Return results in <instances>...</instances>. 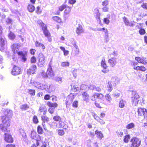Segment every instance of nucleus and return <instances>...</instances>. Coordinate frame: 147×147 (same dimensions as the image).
<instances>
[{
    "mask_svg": "<svg viewBox=\"0 0 147 147\" xmlns=\"http://www.w3.org/2000/svg\"><path fill=\"white\" fill-rule=\"evenodd\" d=\"M58 134L60 136H63L65 133V131L63 129H59L58 130Z\"/></svg>",
    "mask_w": 147,
    "mask_h": 147,
    "instance_id": "obj_43",
    "label": "nucleus"
},
{
    "mask_svg": "<svg viewBox=\"0 0 147 147\" xmlns=\"http://www.w3.org/2000/svg\"><path fill=\"white\" fill-rule=\"evenodd\" d=\"M52 124L53 125L56 126L57 127H61L65 129H66L68 127L67 125L61 121H59L58 123L56 122H53Z\"/></svg>",
    "mask_w": 147,
    "mask_h": 147,
    "instance_id": "obj_7",
    "label": "nucleus"
},
{
    "mask_svg": "<svg viewBox=\"0 0 147 147\" xmlns=\"http://www.w3.org/2000/svg\"><path fill=\"white\" fill-rule=\"evenodd\" d=\"M52 19L53 20L58 23H61V19L58 16H55L53 17H52Z\"/></svg>",
    "mask_w": 147,
    "mask_h": 147,
    "instance_id": "obj_40",
    "label": "nucleus"
},
{
    "mask_svg": "<svg viewBox=\"0 0 147 147\" xmlns=\"http://www.w3.org/2000/svg\"><path fill=\"white\" fill-rule=\"evenodd\" d=\"M139 33L141 35L144 34L146 32L145 30L144 29H141L139 31Z\"/></svg>",
    "mask_w": 147,
    "mask_h": 147,
    "instance_id": "obj_62",
    "label": "nucleus"
},
{
    "mask_svg": "<svg viewBox=\"0 0 147 147\" xmlns=\"http://www.w3.org/2000/svg\"><path fill=\"white\" fill-rule=\"evenodd\" d=\"M53 119L56 122H57L58 123V122L61 121V119L60 117L58 116H56L54 117L53 118Z\"/></svg>",
    "mask_w": 147,
    "mask_h": 147,
    "instance_id": "obj_46",
    "label": "nucleus"
},
{
    "mask_svg": "<svg viewBox=\"0 0 147 147\" xmlns=\"http://www.w3.org/2000/svg\"><path fill=\"white\" fill-rule=\"evenodd\" d=\"M45 57L42 53L39 54L38 59V65L40 67L43 66L45 63Z\"/></svg>",
    "mask_w": 147,
    "mask_h": 147,
    "instance_id": "obj_9",
    "label": "nucleus"
},
{
    "mask_svg": "<svg viewBox=\"0 0 147 147\" xmlns=\"http://www.w3.org/2000/svg\"><path fill=\"white\" fill-rule=\"evenodd\" d=\"M138 115L144 116L145 118H147V110L144 108H139L138 109Z\"/></svg>",
    "mask_w": 147,
    "mask_h": 147,
    "instance_id": "obj_12",
    "label": "nucleus"
},
{
    "mask_svg": "<svg viewBox=\"0 0 147 147\" xmlns=\"http://www.w3.org/2000/svg\"><path fill=\"white\" fill-rule=\"evenodd\" d=\"M48 77L49 78H52L54 75L51 66L50 64L49 65L47 72Z\"/></svg>",
    "mask_w": 147,
    "mask_h": 147,
    "instance_id": "obj_14",
    "label": "nucleus"
},
{
    "mask_svg": "<svg viewBox=\"0 0 147 147\" xmlns=\"http://www.w3.org/2000/svg\"><path fill=\"white\" fill-rule=\"evenodd\" d=\"M72 54L74 56H77L80 53V49L78 46L72 48Z\"/></svg>",
    "mask_w": 147,
    "mask_h": 147,
    "instance_id": "obj_18",
    "label": "nucleus"
},
{
    "mask_svg": "<svg viewBox=\"0 0 147 147\" xmlns=\"http://www.w3.org/2000/svg\"><path fill=\"white\" fill-rule=\"evenodd\" d=\"M107 89L108 92H110L113 89V86L111 82H108L107 84Z\"/></svg>",
    "mask_w": 147,
    "mask_h": 147,
    "instance_id": "obj_30",
    "label": "nucleus"
},
{
    "mask_svg": "<svg viewBox=\"0 0 147 147\" xmlns=\"http://www.w3.org/2000/svg\"><path fill=\"white\" fill-rule=\"evenodd\" d=\"M30 84L36 88L42 90H44L45 87L47 86H45V84H42L38 82L32 80H30Z\"/></svg>",
    "mask_w": 147,
    "mask_h": 147,
    "instance_id": "obj_5",
    "label": "nucleus"
},
{
    "mask_svg": "<svg viewBox=\"0 0 147 147\" xmlns=\"http://www.w3.org/2000/svg\"><path fill=\"white\" fill-rule=\"evenodd\" d=\"M135 60L138 63H141L144 65L147 63V60L146 58L144 57H136Z\"/></svg>",
    "mask_w": 147,
    "mask_h": 147,
    "instance_id": "obj_17",
    "label": "nucleus"
},
{
    "mask_svg": "<svg viewBox=\"0 0 147 147\" xmlns=\"http://www.w3.org/2000/svg\"><path fill=\"white\" fill-rule=\"evenodd\" d=\"M76 31L78 35H79L84 32V30L81 25L80 24L78 25Z\"/></svg>",
    "mask_w": 147,
    "mask_h": 147,
    "instance_id": "obj_25",
    "label": "nucleus"
},
{
    "mask_svg": "<svg viewBox=\"0 0 147 147\" xmlns=\"http://www.w3.org/2000/svg\"><path fill=\"white\" fill-rule=\"evenodd\" d=\"M47 105L49 106V107H56L58 106L57 104L56 103H53L51 102H48L47 103Z\"/></svg>",
    "mask_w": 147,
    "mask_h": 147,
    "instance_id": "obj_38",
    "label": "nucleus"
},
{
    "mask_svg": "<svg viewBox=\"0 0 147 147\" xmlns=\"http://www.w3.org/2000/svg\"><path fill=\"white\" fill-rule=\"evenodd\" d=\"M117 134L120 137L122 136L123 135V132L121 131H117L116 132Z\"/></svg>",
    "mask_w": 147,
    "mask_h": 147,
    "instance_id": "obj_61",
    "label": "nucleus"
},
{
    "mask_svg": "<svg viewBox=\"0 0 147 147\" xmlns=\"http://www.w3.org/2000/svg\"><path fill=\"white\" fill-rule=\"evenodd\" d=\"M109 4V1L108 0H105L102 3V5L103 6H107Z\"/></svg>",
    "mask_w": 147,
    "mask_h": 147,
    "instance_id": "obj_60",
    "label": "nucleus"
},
{
    "mask_svg": "<svg viewBox=\"0 0 147 147\" xmlns=\"http://www.w3.org/2000/svg\"><path fill=\"white\" fill-rule=\"evenodd\" d=\"M12 111L7 110L4 112L5 116L2 117V120L3 124H0V129L4 132L7 129V127L10 125V118L12 115Z\"/></svg>",
    "mask_w": 147,
    "mask_h": 147,
    "instance_id": "obj_1",
    "label": "nucleus"
},
{
    "mask_svg": "<svg viewBox=\"0 0 147 147\" xmlns=\"http://www.w3.org/2000/svg\"><path fill=\"white\" fill-rule=\"evenodd\" d=\"M65 8L64 13V16L65 17L69 13L71 9V8L69 7H66Z\"/></svg>",
    "mask_w": 147,
    "mask_h": 147,
    "instance_id": "obj_33",
    "label": "nucleus"
},
{
    "mask_svg": "<svg viewBox=\"0 0 147 147\" xmlns=\"http://www.w3.org/2000/svg\"><path fill=\"white\" fill-rule=\"evenodd\" d=\"M135 126V125L134 123H131L128 125L126 126V128L127 129H130L134 128Z\"/></svg>",
    "mask_w": 147,
    "mask_h": 147,
    "instance_id": "obj_37",
    "label": "nucleus"
},
{
    "mask_svg": "<svg viewBox=\"0 0 147 147\" xmlns=\"http://www.w3.org/2000/svg\"><path fill=\"white\" fill-rule=\"evenodd\" d=\"M123 19L125 25L130 26H134V21L129 22L127 19L125 17L123 18Z\"/></svg>",
    "mask_w": 147,
    "mask_h": 147,
    "instance_id": "obj_23",
    "label": "nucleus"
},
{
    "mask_svg": "<svg viewBox=\"0 0 147 147\" xmlns=\"http://www.w3.org/2000/svg\"><path fill=\"white\" fill-rule=\"evenodd\" d=\"M30 137L32 139H34L36 141L37 145H38L39 143L38 142L41 140V137L39 135L37 134L36 131L34 130L32 131Z\"/></svg>",
    "mask_w": 147,
    "mask_h": 147,
    "instance_id": "obj_10",
    "label": "nucleus"
},
{
    "mask_svg": "<svg viewBox=\"0 0 147 147\" xmlns=\"http://www.w3.org/2000/svg\"><path fill=\"white\" fill-rule=\"evenodd\" d=\"M21 69L17 66H15L12 69L11 73L12 75L16 76L21 74Z\"/></svg>",
    "mask_w": 147,
    "mask_h": 147,
    "instance_id": "obj_13",
    "label": "nucleus"
},
{
    "mask_svg": "<svg viewBox=\"0 0 147 147\" xmlns=\"http://www.w3.org/2000/svg\"><path fill=\"white\" fill-rule=\"evenodd\" d=\"M71 89L72 91L76 92L79 91L80 90V88L79 87L78 84L77 83H75V84H72L71 85Z\"/></svg>",
    "mask_w": 147,
    "mask_h": 147,
    "instance_id": "obj_24",
    "label": "nucleus"
},
{
    "mask_svg": "<svg viewBox=\"0 0 147 147\" xmlns=\"http://www.w3.org/2000/svg\"><path fill=\"white\" fill-rule=\"evenodd\" d=\"M94 15L96 19L98 21L100 22V14L99 12L98 9L97 8L95 9L94 10Z\"/></svg>",
    "mask_w": 147,
    "mask_h": 147,
    "instance_id": "obj_26",
    "label": "nucleus"
},
{
    "mask_svg": "<svg viewBox=\"0 0 147 147\" xmlns=\"http://www.w3.org/2000/svg\"><path fill=\"white\" fill-rule=\"evenodd\" d=\"M20 132L23 138H26V134L23 129H20Z\"/></svg>",
    "mask_w": 147,
    "mask_h": 147,
    "instance_id": "obj_47",
    "label": "nucleus"
},
{
    "mask_svg": "<svg viewBox=\"0 0 147 147\" xmlns=\"http://www.w3.org/2000/svg\"><path fill=\"white\" fill-rule=\"evenodd\" d=\"M40 73H41V76L43 78H48L47 73L46 74L44 71L42 70Z\"/></svg>",
    "mask_w": 147,
    "mask_h": 147,
    "instance_id": "obj_48",
    "label": "nucleus"
},
{
    "mask_svg": "<svg viewBox=\"0 0 147 147\" xmlns=\"http://www.w3.org/2000/svg\"><path fill=\"white\" fill-rule=\"evenodd\" d=\"M31 62L32 63H35L36 61V58L34 56L32 57L30 59Z\"/></svg>",
    "mask_w": 147,
    "mask_h": 147,
    "instance_id": "obj_63",
    "label": "nucleus"
},
{
    "mask_svg": "<svg viewBox=\"0 0 147 147\" xmlns=\"http://www.w3.org/2000/svg\"><path fill=\"white\" fill-rule=\"evenodd\" d=\"M5 141L9 143H12L13 141V138L11 135L9 133H5Z\"/></svg>",
    "mask_w": 147,
    "mask_h": 147,
    "instance_id": "obj_15",
    "label": "nucleus"
},
{
    "mask_svg": "<svg viewBox=\"0 0 147 147\" xmlns=\"http://www.w3.org/2000/svg\"><path fill=\"white\" fill-rule=\"evenodd\" d=\"M41 118L43 122H47L49 120V118L45 115H42L41 117Z\"/></svg>",
    "mask_w": 147,
    "mask_h": 147,
    "instance_id": "obj_41",
    "label": "nucleus"
},
{
    "mask_svg": "<svg viewBox=\"0 0 147 147\" xmlns=\"http://www.w3.org/2000/svg\"><path fill=\"white\" fill-rule=\"evenodd\" d=\"M28 93L32 96H34L35 94V91L34 90L28 89Z\"/></svg>",
    "mask_w": 147,
    "mask_h": 147,
    "instance_id": "obj_49",
    "label": "nucleus"
},
{
    "mask_svg": "<svg viewBox=\"0 0 147 147\" xmlns=\"http://www.w3.org/2000/svg\"><path fill=\"white\" fill-rule=\"evenodd\" d=\"M45 86H47L45 87V90L48 92H51L54 89V86L53 85H49L48 84H45Z\"/></svg>",
    "mask_w": 147,
    "mask_h": 147,
    "instance_id": "obj_19",
    "label": "nucleus"
},
{
    "mask_svg": "<svg viewBox=\"0 0 147 147\" xmlns=\"http://www.w3.org/2000/svg\"><path fill=\"white\" fill-rule=\"evenodd\" d=\"M130 138V136L129 135H127L125 136L124 137V138L123 140L124 142L126 143L128 142Z\"/></svg>",
    "mask_w": 147,
    "mask_h": 147,
    "instance_id": "obj_45",
    "label": "nucleus"
},
{
    "mask_svg": "<svg viewBox=\"0 0 147 147\" xmlns=\"http://www.w3.org/2000/svg\"><path fill=\"white\" fill-rule=\"evenodd\" d=\"M55 80L60 84L62 82V78L59 76L56 77L55 78Z\"/></svg>",
    "mask_w": 147,
    "mask_h": 147,
    "instance_id": "obj_50",
    "label": "nucleus"
},
{
    "mask_svg": "<svg viewBox=\"0 0 147 147\" xmlns=\"http://www.w3.org/2000/svg\"><path fill=\"white\" fill-rule=\"evenodd\" d=\"M70 41L72 44L74 46V47L78 46L76 44V41H75V40L74 39H71Z\"/></svg>",
    "mask_w": 147,
    "mask_h": 147,
    "instance_id": "obj_55",
    "label": "nucleus"
},
{
    "mask_svg": "<svg viewBox=\"0 0 147 147\" xmlns=\"http://www.w3.org/2000/svg\"><path fill=\"white\" fill-rule=\"evenodd\" d=\"M37 132L39 134H41L43 133V131L42 127L40 126L37 127Z\"/></svg>",
    "mask_w": 147,
    "mask_h": 147,
    "instance_id": "obj_53",
    "label": "nucleus"
},
{
    "mask_svg": "<svg viewBox=\"0 0 147 147\" xmlns=\"http://www.w3.org/2000/svg\"><path fill=\"white\" fill-rule=\"evenodd\" d=\"M20 47L19 45L16 44H15L12 45L11 48L12 51L14 53H15L18 52Z\"/></svg>",
    "mask_w": 147,
    "mask_h": 147,
    "instance_id": "obj_28",
    "label": "nucleus"
},
{
    "mask_svg": "<svg viewBox=\"0 0 147 147\" xmlns=\"http://www.w3.org/2000/svg\"><path fill=\"white\" fill-rule=\"evenodd\" d=\"M47 27L45 24H43L42 25V30L45 36L48 39L49 41L51 42V38L50 33L48 30L47 29Z\"/></svg>",
    "mask_w": 147,
    "mask_h": 147,
    "instance_id": "obj_11",
    "label": "nucleus"
},
{
    "mask_svg": "<svg viewBox=\"0 0 147 147\" xmlns=\"http://www.w3.org/2000/svg\"><path fill=\"white\" fill-rule=\"evenodd\" d=\"M98 99L103 100L104 99V95L102 94L97 93Z\"/></svg>",
    "mask_w": 147,
    "mask_h": 147,
    "instance_id": "obj_56",
    "label": "nucleus"
},
{
    "mask_svg": "<svg viewBox=\"0 0 147 147\" xmlns=\"http://www.w3.org/2000/svg\"><path fill=\"white\" fill-rule=\"evenodd\" d=\"M126 101L123 100V99H121L119 101V107L121 108H123L125 106L126 104Z\"/></svg>",
    "mask_w": 147,
    "mask_h": 147,
    "instance_id": "obj_32",
    "label": "nucleus"
},
{
    "mask_svg": "<svg viewBox=\"0 0 147 147\" xmlns=\"http://www.w3.org/2000/svg\"><path fill=\"white\" fill-rule=\"evenodd\" d=\"M95 134L97 135V137L100 139L103 137V134L101 131L96 130L95 132Z\"/></svg>",
    "mask_w": 147,
    "mask_h": 147,
    "instance_id": "obj_31",
    "label": "nucleus"
},
{
    "mask_svg": "<svg viewBox=\"0 0 147 147\" xmlns=\"http://www.w3.org/2000/svg\"><path fill=\"white\" fill-rule=\"evenodd\" d=\"M105 99L109 103H110L112 100V99L111 96L109 94H106L105 96Z\"/></svg>",
    "mask_w": 147,
    "mask_h": 147,
    "instance_id": "obj_36",
    "label": "nucleus"
},
{
    "mask_svg": "<svg viewBox=\"0 0 147 147\" xmlns=\"http://www.w3.org/2000/svg\"><path fill=\"white\" fill-rule=\"evenodd\" d=\"M130 147H139L141 143L140 139L136 137L132 138L131 140Z\"/></svg>",
    "mask_w": 147,
    "mask_h": 147,
    "instance_id": "obj_4",
    "label": "nucleus"
},
{
    "mask_svg": "<svg viewBox=\"0 0 147 147\" xmlns=\"http://www.w3.org/2000/svg\"><path fill=\"white\" fill-rule=\"evenodd\" d=\"M36 69V66L33 65L29 69L27 70V73L29 74H34Z\"/></svg>",
    "mask_w": 147,
    "mask_h": 147,
    "instance_id": "obj_21",
    "label": "nucleus"
},
{
    "mask_svg": "<svg viewBox=\"0 0 147 147\" xmlns=\"http://www.w3.org/2000/svg\"><path fill=\"white\" fill-rule=\"evenodd\" d=\"M7 24L8 25H11L13 23V21L10 18H8L6 21Z\"/></svg>",
    "mask_w": 147,
    "mask_h": 147,
    "instance_id": "obj_44",
    "label": "nucleus"
},
{
    "mask_svg": "<svg viewBox=\"0 0 147 147\" xmlns=\"http://www.w3.org/2000/svg\"><path fill=\"white\" fill-rule=\"evenodd\" d=\"M141 7L144 9H147V3H143Z\"/></svg>",
    "mask_w": 147,
    "mask_h": 147,
    "instance_id": "obj_64",
    "label": "nucleus"
},
{
    "mask_svg": "<svg viewBox=\"0 0 147 147\" xmlns=\"http://www.w3.org/2000/svg\"><path fill=\"white\" fill-rule=\"evenodd\" d=\"M8 36L9 39L11 40L15 38V36L14 34L11 32H10Z\"/></svg>",
    "mask_w": 147,
    "mask_h": 147,
    "instance_id": "obj_52",
    "label": "nucleus"
},
{
    "mask_svg": "<svg viewBox=\"0 0 147 147\" xmlns=\"http://www.w3.org/2000/svg\"><path fill=\"white\" fill-rule=\"evenodd\" d=\"M77 69H74L72 71V73L74 77L75 78H76L77 76Z\"/></svg>",
    "mask_w": 147,
    "mask_h": 147,
    "instance_id": "obj_54",
    "label": "nucleus"
},
{
    "mask_svg": "<svg viewBox=\"0 0 147 147\" xmlns=\"http://www.w3.org/2000/svg\"><path fill=\"white\" fill-rule=\"evenodd\" d=\"M33 121L34 123H37L38 122V120L36 116L34 115V116L33 118Z\"/></svg>",
    "mask_w": 147,
    "mask_h": 147,
    "instance_id": "obj_58",
    "label": "nucleus"
},
{
    "mask_svg": "<svg viewBox=\"0 0 147 147\" xmlns=\"http://www.w3.org/2000/svg\"><path fill=\"white\" fill-rule=\"evenodd\" d=\"M88 87L86 85L82 84L81 85L80 87V90H86L88 89Z\"/></svg>",
    "mask_w": 147,
    "mask_h": 147,
    "instance_id": "obj_42",
    "label": "nucleus"
},
{
    "mask_svg": "<svg viewBox=\"0 0 147 147\" xmlns=\"http://www.w3.org/2000/svg\"><path fill=\"white\" fill-rule=\"evenodd\" d=\"M29 108V106L26 104H24L20 106V108L22 111L26 110Z\"/></svg>",
    "mask_w": 147,
    "mask_h": 147,
    "instance_id": "obj_39",
    "label": "nucleus"
},
{
    "mask_svg": "<svg viewBox=\"0 0 147 147\" xmlns=\"http://www.w3.org/2000/svg\"><path fill=\"white\" fill-rule=\"evenodd\" d=\"M2 28L0 26V50L3 51L5 48L6 41L5 39L2 37Z\"/></svg>",
    "mask_w": 147,
    "mask_h": 147,
    "instance_id": "obj_3",
    "label": "nucleus"
},
{
    "mask_svg": "<svg viewBox=\"0 0 147 147\" xmlns=\"http://www.w3.org/2000/svg\"><path fill=\"white\" fill-rule=\"evenodd\" d=\"M111 82L116 85L118 84L119 83V80L117 76L112 77L111 78Z\"/></svg>",
    "mask_w": 147,
    "mask_h": 147,
    "instance_id": "obj_29",
    "label": "nucleus"
},
{
    "mask_svg": "<svg viewBox=\"0 0 147 147\" xmlns=\"http://www.w3.org/2000/svg\"><path fill=\"white\" fill-rule=\"evenodd\" d=\"M76 95V93H71L67 96L65 102L67 107L70 105Z\"/></svg>",
    "mask_w": 147,
    "mask_h": 147,
    "instance_id": "obj_6",
    "label": "nucleus"
},
{
    "mask_svg": "<svg viewBox=\"0 0 147 147\" xmlns=\"http://www.w3.org/2000/svg\"><path fill=\"white\" fill-rule=\"evenodd\" d=\"M132 95L131 100L132 105L134 106H136L139 100L140 96L136 91L132 92Z\"/></svg>",
    "mask_w": 147,
    "mask_h": 147,
    "instance_id": "obj_2",
    "label": "nucleus"
},
{
    "mask_svg": "<svg viewBox=\"0 0 147 147\" xmlns=\"http://www.w3.org/2000/svg\"><path fill=\"white\" fill-rule=\"evenodd\" d=\"M120 94L119 92H115L113 94V96L115 98H118L120 96Z\"/></svg>",
    "mask_w": 147,
    "mask_h": 147,
    "instance_id": "obj_59",
    "label": "nucleus"
},
{
    "mask_svg": "<svg viewBox=\"0 0 147 147\" xmlns=\"http://www.w3.org/2000/svg\"><path fill=\"white\" fill-rule=\"evenodd\" d=\"M101 65L102 68L101 70L102 72L105 74L107 73L109 71L108 67L107 65L105 59L104 57L102 58V59Z\"/></svg>",
    "mask_w": 147,
    "mask_h": 147,
    "instance_id": "obj_8",
    "label": "nucleus"
},
{
    "mask_svg": "<svg viewBox=\"0 0 147 147\" xmlns=\"http://www.w3.org/2000/svg\"><path fill=\"white\" fill-rule=\"evenodd\" d=\"M27 8L29 11L30 12H33L35 9V7L31 5H29Z\"/></svg>",
    "mask_w": 147,
    "mask_h": 147,
    "instance_id": "obj_34",
    "label": "nucleus"
},
{
    "mask_svg": "<svg viewBox=\"0 0 147 147\" xmlns=\"http://www.w3.org/2000/svg\"><path fill=\"white\" fill-rule=\"evenodd\" d=\"M69 63L68 61H64L62 62L61 63V66L64 67H69Z\"/></svg>",
    "mask_w": 147,
    "mask_h": 147,
    "instance_id": "obj_35",
    "label": "nucleus"
},
{
    "mask_svg": "<svg viewBox=\"0 0 147 147\" xmlns=\"http://www.w3.org/2000/svg\"><path fill=\"white\" fill-rule=\"evenodd\" d=\"M18 54L21 57L22 61L25 62L27 60L26 57L27 56L26 53H23L22 51H20L18 52Z\"/></svg>",
    "mask_w": 147,
    "mask_h": 147,
    "instance_id": "obj_20",
    "label": "nucleus"
},
{
    "mask_svg": "<svg viewBox=\"0 0 147 147\" xmlns=\"http://www.w3.org/2000/svg\"><path fill=\"white\" fill-rule=\"evenodd\" d=\"M108 63L111 67H114L117 63L116 58L114 57L111 58L108 60Z\"/></svg>",
    "mask_w": 147,
    "mask_h": 147,
    "instance_id": "obj_22",
    "label": "nucleus"
},
{
    "mask_svg": "<svg viewBox=\"0 0 147 147\" xmlns=\"http://www.w3.org/2000/svg\"><path fill=\"white\" fill-rule=\"evenodd\" d=\"M90 98L92 100L94 101L96 99L98 98L97 93H95L93 94L90 97Z\"/></svg>",
    "mask_w": 147,
    "mask_h": 147,
    "instance_id": "obj_51",
    "label": "nucleus"
},
{
    "mask_svg": "<svg viewBox=\"0 0 147 147\" xmlns=\"http://www.w3.org/2000/svg\"><path fill=\"white\" fill-rule=\"evenodd\" d=\"M38 111L40 114L41 115L42 113L43 115H45L47 112V109L45 106L42 104H41L40 106Z\"/></svg>",
    "mask_w": 147,
    "mask_h": 147,
    "instance_id": "obj_16",
    "label": "nucleus"
},
{
    "mask_svg": "<svg viewBox=\"0 0 147 147\" xmlns=\"http://www.w3.org/2000/svg\"><path fill=\"white\" fill-rule=\"evenodd\" d=\"M72 106L75 108L78 107V102L77 101H74L72 103Z\"/></svg>",
    "mask_w": 147,
    "mask_h": 147,
    "instance_id": "obj_57",
    "label": "nucleus"
},
{
    "mask_svg": "<svg viewBox=\"0 0 147 147\" xmlns=\"http://www.w3.org/2000/svg\"><path fill=\"white\" fill-rule=\"evenodd\" d=\"M82 95L83 100L86 102L89 101V96L88 94L86 92H82Z\"/></svg>",
    "mask_w": 147,
    "mask_h": 147,
    "instance_id": "obj_27",
    "label": "nucleus"
}]
</instances>
